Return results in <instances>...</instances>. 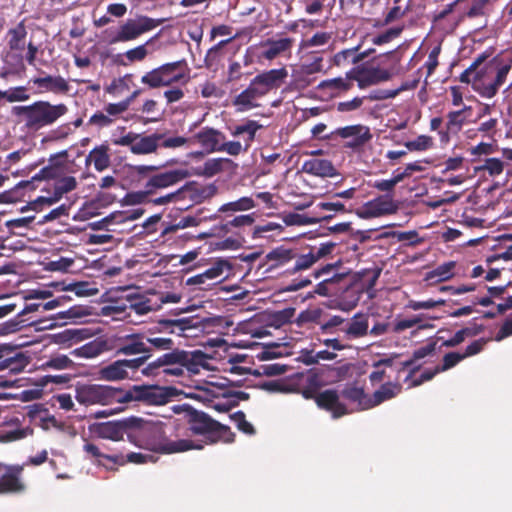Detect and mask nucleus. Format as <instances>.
I'll list each match as a JSON object with an SVG mask.
<instances>
[{"label": "nucleus", "instance_id": "f257e3e1", "mask_svg": "<svg viewBox=\"0 0 512 512\" xmlns=\"http://www.w3.org/2000/svg\"><path fill=\"white\" fill-rule=\"evenodd\" d=\"M197 327L193 317L163 318L157 325L144 332H137L119 338L116 347L117 355H140L143 365L153 356L154 352L170 350L175 345L174 341L166 336L171 334L183 335L186 330Z\"/></svg>", "mask_w": 512, "mask_h": 512}, {"label": "nucleus", "instance_id": "f03ea898", "mask_svg": "<svg viewBox=\"0 0 512 512\" xmlns=\"http://www.w3.org/2000/svg\"><path fill=\"white\" fill-rule=\"evenodd\" d=\"M135 420V423L131 425V431L128 433V440L139 448L162 454L203 448V444L196 443L191 439H168L165 436L166 426L160 421L154 422L140 417H135Z\"/></svg>", "mask_w": 512, "mask_h": 512}, {"label": "nucleus", "instance_id": "7ed1b4c3", "mask_svg": "<svg viewBox=\"0 0 512 512\" xmlns=\"http://www.w3.org/2000/svg\"><path fill=\"white\" fill-rule=\"evenodd\" d=\"M184 420L186 427H183V433H177V436H202L206 444H216L218 442L233 443L235 433L230 427L224 425L204 411L197 410L190 405H184Z\"/></svg>", "mask_w": 512, "mask_h": 512}, {"label": "nucleus", "instance_id": "20e7f679", "mask_svg": "<svg viewBox=\"0 0 512 512\" xmlns=\"http://www.w3.org/2000/svg\"><path fill=\"white\" fill-rule=\"evenodd\" d=\"M288 76L286 68L271 69L256 75L240 94L232 101L239 111L256 108L258 99L266 96L270 91L278 89Z\"/></svg>", "mask_w": 512, "mask_h": 512}, {"label": "nucleus", "instance_id": "39448f33", "mask_svg": "<svg viewBox=\"0 0 512 512\" xmlns=\"http://www.w3.org/2000/svg\"><path fill=\"white\" fill-rule=\"evenodd\" d=\"M299 392L305 399H313L316 405L327 412H330L334 419H338L350 413L345 403L340 401V395L336 389H326L318 392L321 383L315 373L298 374Z\"/></svg>", "mask_w": 512, "mask_h": 512}, {"label": "nucleus", "instance_id": "423d86ee", "mask_svg": "<svg viewBox=\"0 0 512 512\" xmlns=\"http://www.w3.org/2000/svg\"><path fill=\"white\" fill-rule=\"evenodd\" d=\"M113 144L129 147L131 153L135 155H147L156 153L159 147L178 148L188 142L190 139L183 136L166 137L165 133H152L149 135L128 132L127 134L112 140Z\"/></svg>", "mask_w": 512, "mask_h": 512}, {"label": "nucleus", "instance_id": "0eeeda50", "mask_svg": "<svg viewBox=\"0 0 512 512\" xmlns=\"http://www.w3.org/2000/svg\"><path fill=\"white\" fill-rule=\"evenodd\" d=\"M68 107L64 103L52 104L49 101H35L26 106H14L12 113L15 116L23 117L25 127L30 130L53 125L59 118L66 115Z\"/></svg>", "mask_w": 512, "mask_h": 512}, {"label": "nucleus", "instance_id": "6e6552de", "mask_svg": "<svg viewBox=\"0 0 512 512\" xmlns=\"http://www.w3.org/2000/svg\"><path fill=\"white\" fill-rule=\"evenodd\" d=\"M175 394V388L159 385H133L122 388L121 404L142 402L146 405L161 406L167 404Z\"/></svg>", "mask_w": 512, "mask_h": 512}, {"label": "nucleus", "instance_id": "1a4fd4ad", "mask_svg": "<svg viewBox=\"0 0 512 512\" xmlns=\"http://www.w3.org/2000/svg\"><path fill=\"white\" fill-rule=\"evenodd\" d=\"M122 388L100 384H77L75 399L85 406L121 404Z\"/></svg>", "mask_w": 512, "mask_h": 512}, {"label": "nucleus", "instance_id": "9d476101", "mask_svg": "<svg viewBox=\"0 0 512 512\" xmlns=\"http://www.w3.org/2000/svg\"><path fill=\"white\" fill-rule=\"evenodd\" d=\"M511 68L512 57L503 55L495 56L484 66V73L493 75L492 81L475 84V91L485 98L494 97L498 93L499 88L506 82Z\"/></svg>", "mask_w": 512, "mask_h": 512}, {"label": "nucleus", "instance_id": "9b49d317", "mask_svg": "<svg viewBox=\"0 0 512 512\" xmlns=\"http://www.w3.org/2000/svg\"><path fill=\"white\" fill-rule=\"evenodd\" d=\"M183 65H185L184 60L165 63L146 72L141 77V83L150 89H157L178 83L185 77V74L180 71Z\"/></svg>", "mask_w": 512, "mask_h": 512}, {"label": "nucleus", "instance_id": "f8f14e48", "mask_svg": "<svg viewBox=\"0 0 512 512\" xmlns=\"http://www.w3.org/2000/svg\"><path fill=\"white\" fill-rule=\"evenodd\" d=\"M143 366V358L118 359L108 365L102 366L98 378L104 381H121L132 379L134 374Z\"/></svg>", "mask_w": 512, "mask_h": 512}, {"label": "nucleus", "instance_id": "ddd939ff", "mask_svg": "<svg viewBox=\"0 0 512 512\" xmlns=\"http://www.w3.org/2000/svg\"><path fill=\"white\" fill-rule=\"evenodd\" d=\"M166 351L160 357L169 382H173L175 379L184 376L185 369L190 370L193 358L190 352L174 348V346Z\"/></svg>", "mask_w": 512, "mask_h": 512}, {"label": "nucleus", "instance_id": "4468645a", "mask_svg": "<svg viewBox=\"0 0 512 512\" xmlns=\"http://www.w3.org/2000/svg\"><path fill=\"white\" fill-rule=\"evenodd\" d=\"M161 23L147 16H140L136 19H128L122 24L111 39V43L128 42L137 39L143 33L156 28Z\"/></svg>", "mask_w": 512, "mask_h": 512}, {"label": "nucleus", "instance_id": "2eb2a0df", "mask_svg": "<svg viewBox=\"0 0 512 512\" xmlns=\"http://www.w3.org/2000/svg\"><path fill=\"white\" fill-rule=\"evenodd\" d=\"M354 81L360 89L377 85L390 80L394 75V67L382 68L380 66H358L352 69Z\"/></svg>", "mask_w": 512, "mask_h": 512}, {"label": "nucleus", "instance_id": "dca6fc26", "mask_svg": "<svg viewBox=\"0 0 512 512\" xmlns=\"http://www.w3.org/2000/svg\"><path fill=\"white\" fill-rule=\"evenodd\" d=\"M397 210L398 205L395 203L393 196L384 194L366 202L360 209H357L356 214L362 219H370L394 214Z\"/></svg>", "mask_w": 512, "mask_h": 512}, {"label": "nucleus", "instance_id": "f3484780", "mask_svg": "<svg viewBox=\"0 0 512 512\" xmlns=\"http://www.w3.org/2000/svg\"><path fill=\"white\" fill-rule=\"evenodd\" d=\"M135 421V416H131L118 421L97 423L94 426L93 432L99 438L120 441L123 440L125 434L128 436V433L131 431V425Z\"/></svg>", "mask_w": 512, "mask_h": 512}, {"label": "nucleus", "instance_id": "a211bd4d", "mask_svg": "<svg viewBox=\"0 0 512 512\" xmlns=\"http://www.w3.org/2000/svg\"><path fill=\"white\" fill-rule=\"evenodd\" d=\"M336 134L343 139L351 138V140L345 144V147L353 150L362 148L373 137L370 128L361 124L338 128Z\"/></svg>", "mask_w": 512, "mask_h": 512}, {"label": "nucleus", "instance_id": "6ab92c4d", "mask_svg": "<svg viewBox=\"0 0 512 512\" xmlns=\"http://www.w3.org/2000/svg\"><path fill=\"white\" fill-rule=\"evenodd\" d=\"M24 465H7L0 477V494L22 493L26 486L21 479Z\"/></svg>", "mask_w": 512, "mask_h": 512}, {"label": "nucleus", "instance_id": "aec40b11", "mask_svg": "<svg viewBox=\"0 0 512 512\" xmlns=\"http://www.w3.org/2000/svg\"><path fill=\"white\" fill-rule=\"evenodd\" d=\"M188 177L184 169H175L152 175L145 184L148 193L153 194L157 189L170 187Z\"/></svg>", "mask_w": 512, "mask_h": 512}, {"label": "nucleus", "instance_id": "412c9836", "mask_svg": "<svg viewBox=\"0 0 512 512\" xmlns=\"http://www.w3.org/2000/svg\"><path fill=\"white\" fill-rule=\"evenodd\" d=\"M263 128L256 120L245 119L239 124L229 127L230 134L235 138L243 140L244 152H247L255 140L256 134Z\"/></svg>", "mask_w": 512, "mask_h": 512}, {"label": "nucleus", "instance_id": "4be33fe9", "mask_svg": "<svg viewBox=\"0 0 512 512\" xmlns=\"http://www.w3.org/2000/svg\"><path fill=\"white\" fill-rule=\"evenodd\" d=\"M354 86L352 70L347 72L345 77H336L321 81L317 89L326 92L330 97L341 96L351 90Z\"/></svg>", "mask_w": 512, "mask_h": 512}, {"label": "nucleus", "instance_id": "5701e85b", "mask_svg": "<svg viewBox=\"0 0 512 512\" xmlns=\"http://www.w3.org/2000/svg\"><path fill=\"white\" fill-rule=\"evenodd\" d=\"M225 139L223 132L208 126L203 127L193 136V140L208 153L219 152L221 142Z\"/></svg>", "mask_w": 512, "mask_h": 512}, {"label": "nucleus", "instance_id": "b1692460", "mask_svg": "<svg viewBox=\"0 0 512 512\" xmlns=\"http://www.w3.org/2000/svg\"><path fill=\"white\" fill-rule=\"evenodd\" d=\"M31 82L39 89L41 93L50 92L56 95H66L70 91L68 81L58 75H46L44 77H36Z\"/></svg>", "mask_w": 512, "mask_h": 512}, {"label": "nucleus", "instance_id": "393cba45", "mask_svg": "<svg viewBox=\"0 0 512 512\" xmlns=\"http://www.w3.org/2000/svg\"><path fill=\"white\" fill-rule=\"evenodd\" d=\"M65 174V167L61 164H50L48 166L43 167L38 173H36L30 180L20 181L16 188H28L30 190H35L36 181L43 180H57L61 176Z\"/></svg>", "mask_w": 512, "mask_h": 512}, {"label": "nucleus", "instance_id": "a878e982", "mask_svg": "<svg viewBox=\"0 0 512 512\" xmlns=\"http://www.w3.org/2000/svg\"><path fill=\"white\" fill-rule=\"evenodd\" d=\"M93 164L94 169L102 172L111 165L110 147L107 143L95 146L85 158V165Z\"/></svg>", "mask_w": 512, "mask_h": 512}, {"label": "nucleus", "instance_id": "bb28decb", "mask_svg": "<svg viewBox=\"0 0 512 512\" xmlns=\"http://www.w3.org/2000/svg\"><path fill=\"white\" fill-rule=\"evenodd\" d=\"M301 170L304 173L322 178L333 177L337 174L330 160L316 157L304 161Z\"/></svg>", "mask_w": 512, "mask_h": 512}, {"label": "nucleus", "instance_id": "cd10ccee", "mask_svg": "<svg viewBox=\"0 0 512 512\" xmlns=\"http://www.w3.org/2000/svg\"><path fill=\"white\" fill-rule=\"evenodd\" d=\"M231 266L228 261L223 259L216 260L213 265L206 269L203 273L190 277L187 280V285H201L207 281L216 280L222 276L224 269H229Z\"/></svg>", "mask_w": 512, "mask_h": 512}, {"label": "nucleus", "instance_id": "c85d7f7f", "mask_svg": "<svg viewBox=\"0 0 512 512\" xmlns=\"http://www.w3.org/2000/svg\"><path fill=\"white\" fill-rule=\"evenodd\" d=\"M368 328V317L357 313L341 328V331L344 332L347 339H358L368 334Z\"/></svg>", "mask_w": 512, "mask_h": 512}, {"label": "nucleus", "instance_id": "c756f323", "mask_svg": "<svg viewBox=\"0 0 512 512\" xmlns=\"http://www.w3.org/2000/svg\"><path fill=\"white\" fill-rule=\"evenodd\" d=\"M112 347L107 339L98 337L79 348L74 349L71 354L82 358H94L100 354L110 351Z\"/></svg>", "mask_w": 512, "mask_h": 512}, {"label": "nucleus", "instance_id": "7c9ffc66", "mask_svg": "<svg viewBox=\"0 0 512 512\" xmlns=\"http://www.w3.org/2000/svg\"><path fill=\"white\" fill-rule=\"evenodd\" d=\"M341 396L346 400L355 403L357 405V410L370 409L369 396L365 393L362 387L347 385L341 391Z\"/></svg>", "mask_w": 512, "mask_h": 512}, {"label": "nucleus", "instance_id": "2f4dec72", "mask_svg": "<svg viewBox=\"0 0 512 512\" xmlns=\"http://www.w3.org/2000/svg\"><path fill=\"white\" fill-rule=\"evenodd\" d=\"M491 56V53L485 51L479 54L474 61L466 68L459 76V80L462 83L469 84L472 80L479 81L483 77V73L479 70V67L484 64L487 59Z\"/></svg>", "mask_w": 512, "mask_h": 512}, {"label": "nucleus", "instance_id": "473e14b6", "mask_svg": "<svg viewBox=\"0 0 512 512\" xmlns=\"http://www.w3.org/2000/svg\"><path fill=\"white\" fill-rule=\"evenodd\" d=\"M138 111L142 115H145L142 120L144 124L159 122L165 115V110L161 108L158 101L154 99H146L141 107L138 108Z\"/></svg>", "mask_w": 512, "mask_h": 512}, {"label": "nucleus", "instance_id": "72a5a7b5", "mask_svg": "<svg viewBox=\"0 0 512 512\" xmlns=\"http://www.w3.org/2000/svg\"><path fill=\"white\" fill-rule=\"evenodd\" d=\"M425 319L436 320L439 319L437 316H428L426 314H418L414 315L410 318H405L401 320H397L394 324V331L399 333L405 331L406 329L417 326L418 329H428L432 328L433 325L429 323H424Z\"/></svg>", "mask_w": 512, "mask_h": 512}, {"label": "nucleus", "instance_id": "f704fd0d", "mask_svg": "<svg viewBox=\"0 0 512 512\" xmlns=\"http://www.w3.org/2000/svg\"><path fill=\"white\" fill-rule=\"evenodd\" d=\"M317 261L314 258V254L309 250L306 254H300L295 250L292 265L285 269V273L289 275H295L310 269Z\"/></svg>", "mask_w": 512, "mask_h": 512}, {"label": "nucleus", "instance_id": "c9c22d12", "mask_svg": "<svg viewBox=\"0 0 512 512\" xmlns=\"http://www.w3.org/2000/svg\"><path fill=\"white\" fill-rule=\"evenodd\" d=\"M293 43L294 40L289 37L278 40L268 39L264 44L267 49L263 52V57L267 60H272L281 53L289 51L292 48Z\"/></svg>", "mask_w": 512, "mask_h": 512}, {"label": "nucleus", "instance_id": "e433bc0d", "mask_svg": "<svg viewBox=\"0 0 512 512\" xmlns=\"http://www.w3.org/2000/svg\"><path fill=\"white\" fill-rule=\"evenodd\" d=\"M401 390V386L398 384H392L390 382L381 385L372 396H369L370 409L380 405L384 401L394 398Z\"/></svg>", "mask_w": 512, "mask_h": 512}, {"label": "nucleus", "instance_id": "4c0bfd02", "mask_svg": "<svg viewBox=\"0 0 512 512\" xmlns=\"http://www.w3.org/2000/svg\"><path fill=\"white\" fill-rule=\"evenodd\" d=\"M28 364V357L22 352H18L14 356L0 359V371H8L9 374L16 375L22 372Z\"/></svg>", "mask_w": 512, "mask_h": 512}, {"label": "nucleus", "instance_id": "58836bf2", "mask_svg": "<svg viewBox=\"0 0 512 512\" xmlns=\"http://www.w3.org/2000/svg\"><path fill=\"white\" fill-rule=\"evenodd\" d=\"M109 461L113 464L124 466L127 463L133 464H145L147 462H153L154 457L150 454H143L140 452H130L127 455L123 453H114L112 457H108Z\"/></svg>", "mask_w": 512, "mask_h": 512}, {"label": "nucleus", "instance_id": "ea45409f", "mask_svg": "<svg viewBox=\"0 0 512 512\" xmlns=\"http://www.w3.org/2000/svg\"><path fill=\"white\" fill-rule=\"evenodd\" d=\"M139 370L144 377L155 379L158 382H169L160 356L150 362H146Z\"/></svg>", "mask_w": 512, "mask_h": 512}, {"label": "nucleus", "instance_id": "a19ab883", "mask_svg": "<svg viewBox=\"0 0 512 512\" xmlns=\"http://www.w3.org/2000/svg\"><path fill=\"white\" fill-rule=\"evenodd\" d=\"M346 275V273H334L332 276L323 279L318 284H316L313 292H311L308 297H313L314 295L321 297L331 296V286L334 284H339L346 277Z\"/></svg>", "mask_w": 512, "mask_h": 512}, {"label": "nucleus", "instance_id": "79ce46f5", "mask_svg": "<svg viewBox=\"0 0 512 512\" xmlns=\"http://www.w3.org/2000/svg\"><path fill=\"white\" fill-rule=\"evenodd\" d=\"M295 250L283 246L277 247L267 254V259L274 262V267H281L292 263Z\"/></svg>", "mask_w": 512, "mask_h": 512}, {"label": "nucleus", "instance_id": "37998d69", "mask_svg": "<svg viewBox=\"0 0 512 512\" xmlns=\"http://www.w3.org/2000/svg\"><path fill=\"white\" fill-rule=\"evenodd\" d=\"M465 120L466 118L462 115V112L450 111L447 114L446 131H439L441 139H448L449 132L457 133L460 131L463 124L465 123Z\"/></svg>", "mask_w": 512, "mask_h": 512}, {"label": "nucleus", "instance_id": "c03bdc74", "mask_svg": "<svg viewBox=\"0 0 512 512\" xmlns=\"http://www.w3.org/2000/svg\"><path fill=\"white\" fill-rule=\"evenodd\" d=\"M455 262L449 261L437 266L426 275V280L436 279L437 282L446 281L453 277Z\"/></svg>", "mask_w": 512, "mask_h": 512}, {"label": "nucleus", "instance_id": "a18cd8bd", "mask_svg": "<svg viewBox=\"0 0 512 512\" xmlns=\"http://www.w3.org/2000/svg\"><path fill=\"white\" fill-rule=\"evenodd\" d=\"M9 47L11 50H24L25 48V38L27 35V31L25 26L20 23L17 27L9 30Z\"/></svg>", "mask_w": 512, "mask_h": 512}, {"label": "nucleus", "instance_id": "49530a36", "mask_svg": "<svg viewBox=\"0 0 512 512\" xmlns=\"http://www.w3.org/2000/svg\"><path fill=\"white\" fill-rule=\"evenodd\" d=\"M29 98L30 95L25 86L11 87L5 91L0 90V100L5 99L10 103L27 101Z\"/></svg>", "mask_w": 512, "mask_h": 512}, {"label": "nucleus", "instance_id": "de8ad7c7", "mask_svg": "<svg viewBox=\"0 0 512 512\" xmlns=\"http://www.w3.org/2000/svg\"><path fill=\"white\" fill-rule=\"evenodd\" d=\"M77 181L73 176H61L58 178L54 184L53 192L55 195L61 199L64 194L71 192L76 189Z\"/></svg>", "mask_w": 512, "mask_h": 512}, {"label": "nucleus", "instance_id": "09e8293b", "mask_svg": "<svg viewBox=\"0 0 512 512\" xmlns=\"http://www.w3.org/2000/svg\"><path fill=\"white\" fill-rule=\"evenodd\" d=\"M291 78V87L298 91L306 89L315 81V77L304 73L300 68L293 71Z\"/></svg>", "mask_w": 512, "mask_h": 512}, {"label": "nucleus", "instance_id": "8fccbe9b", "mask_svg": "<svg viewBox=\"0 0 512 512\" xmlns=\"http://www.w3.org/2000/svg\"><path fill=\"white\" fill-rule=\"evenodd\" d=\"M35 323V321H32L30 323H26V320L23 319L19 314L16 315L13 319H10L9 321L3 323L0 326V335H8L11 333H15L17 331H20L22 328L29 326L31 324Z\"/></svg>", "mask_w": 512, "mask_h": 512}, {"label": "nucleus", "instance_id": "3c124183", "mask_svg": "<svg viewBox=\"0 0 512 512\" xmlns=\"http://www.w3.org/2000/svg\"><path fill=\"white\" fill-rule=\"evenodd\" d=\"M255 202L251 197H242L236 201L226 203L219 208L220 212L245 211L254 208Z\"/></svg>", "mask_w": 512, "mask_h": 512}, {"label": "nucleus", "instance_id": "603ef678", "mask_svg": "<svg viewBox=\"0 0 512 512\" xmlns=\"http://www.w3.org/2000/svg\"><path fill=\"white\" fill-rule=\"evenodd\" d=\"M229 159L213 158L208 159L202 166L201 175L205 177H212L220 173L224 168V163L229 162Z\"/></svg>", "mask_w": 512, "mask_h": 512}, {"label": "nucleus", "instance_id": "864d4df0", "mask_svg": "<svg viewBox=\"0 0 512 512\" xmlns=\"http://www.w3.org/2000/svg\"><path fill=\"white\" fill-rule=\"evenodd\" d=\"M44 368L55 370H64L74 367V362L66 355H55L48 359L44 364Z\"/></svg>", "mask_w": 512, "mask_h": 512}, {"label": "nucleus", "instance_id": "5fc2aeb1", "mask_svg": "<svg viewBox=\"0 0 512 512\" xmlns=\"http://www.w3.org/2000/svg\"><path fill=\"white\" fill-rule=\"evenodd\" d=\"M404 146L409 151H425L433 146V139L428 135H419L415 140L406 141Z\"/></svg>", "mask_w": 512, "mask_h": 512}, {"label": "nucleus", "instance_id": "6e6d98bb", "mask_svg": "<svg viewBox=\"0 0 512 512\" xmlns=\"http://www.w3.org/2000/svg\"><path fill=\"white\" fill-rule=\"evenodd\" d=\"M357 49L358 48L347 49V50H343V51L337 53L335 55V63L337 65H340L341 62H343L345 60H348V59H351V62L355 64V63H357L359 61H362L366 57H368L369 51H365V52L357 54L356 53Z\"/></svg>", "mask_w": 512, "mask_h": 512}, {"label": "nucleus", "instance_id": "4d7b16f0", "mask_svg": "<svg viewBox=\"0 0 512 512\" xmlns=\"http://www.w3.org/2000/svg\"><path fill=\"white\" fill-rule=\"evenodd\" d=\"M230 419L236 424L237 428L247 434L254 435L256 433L253 425L246 420V415L243 411H237L230 415Z\"/></svg>", "mask_w": 512, "mask_h": 512}, {"label": "nucleus", "instance_id": "13d9d810", "mask_svg": "<svg viewBox=\"0 0 512 512\" xmlns=\"http://www.w3.org/2000/svg\"><path fill=\"white\" fill-rule=\"evenodd\" d=\"M130 308L138 315H145L153 310L151 300L143 296L130 299Z\"/></svg>", "mask_w": 512, "mask_h": 512}, {"label": "nucleus", "instance_id": "bf43d9fd", "mask_svg": "<svg viewBox=\"0 0 512 512\" xmlns=\"http://www.w3.org/2000/svg\"><path fill=\"white\" fill-rule=\"evenodd\" d=\"M295 311L296 310L293 307H287L282 310L275 311L271 315V320L277 327L283 326L292 321Z\"/></svg>", "mask_w": 512, "mask_h": 512}, {"label": "nucleus", "instance_id": "052dcab7", "mask_svg": "<svg viewBox=\"0 0 512 512\" xmlns=\"http://www.w3.org/2000/svg\"><path fill=\"white\" fill-rule=\"evenodd\" d=\"M287 370L288 366L280 363L263 364L255 371L254 374L265 376H277L284 374Z\"/></svg>", "mask_w": 512, "mask_h": 512}, {"label": "nucleus", "instance_id": "680f3d73", "mask_svg": "<svg viewBox=\"0 0 512 512\" xmlns=\"http://www.w3.org/2000/svg\"><path fill=\"white\" fill-rule=\"evenodd\" d=\"M478 169L487 171L490 176H497L503 172L504 165L498 158H487Z\"/></svg>", "mask_w": 512, "mask_h": 512}, {"label": "nucleus", "instance_id": "e2e57ef3", "mask_svg": "<svg viewBox=\"0 0 512 512\" xmlns=\"http://www.w3.org/2000/svg\"><path fill=\"white\" fill-rule=\"evenodd\" d=\"M32 432V429L29 427L20 428L0 434V440L2 443L13 442L27 437L29 434H32Z\"/></svg>", "mask_w": 512, "mask_h": 512}, {"label": "nucleus", "instance_id": "0e129e2a", "mask_svg": "<svg viewBox=\"0 0 512 512\" xmlns=\"http://www.w3.org/2000/svg\"><path fill=\"white\" fill-rule=\"evenodd\" d=\"M112 124V120L109 118L108 115H106L104 111H97L89 118L87 122L88 126H94L98 129L109 127Z\"/></svg>", "mask_w": 512, "mask_h": 512}, {"label": "nucleus", "instance_id": "69168bd1", "mask_svg": "<svg viewBox=\"0 0 512 512\" xmlns=\"http://www.w3.org/2000/svg\"><path fill=\"white\" fill-rule=\"evenodd\" d=\"M462 360H464V356L461 353H458V352L446 353L443 356L442 364L438 365L439 370H441L442 372L447 371V370L455 367Z\"/></svg>", "mask_w": 512, "mask_h": 512}, {"label": "nucleus", "instance_id": "338daca9", "mask_svg": "<svg viewBox=\"0 0 512 512\" xmlns=\"http://www.w3.org/2000/svg\"><path fill=\"white\" fill-rule=\"evenodd\" d=\"M60 199L53 192L52 195L49 196H39L35 200L30 201L28 206L30 209L35 211L42 210L43 206H51L57 203Z\"/></svg>", "mask_w": 512, "mask_h": 512}, {"label": "nucleus", "instance_id": "774afa93", "mask_svg": "<svg viewBox=\"0 0 512 512\" xmlns=\"http://www.w3.org/2000/svg\"><path fill=\"white\" fill-rule=\"evenodd\" d=\"M127 102H117V103H109L104 108L103 111L106 113V115L109 116V118L112 120V123L116 121V119L127 111Z\"/></svg>", "mask_w": 512, "mask_h": 512}]
</instances>
